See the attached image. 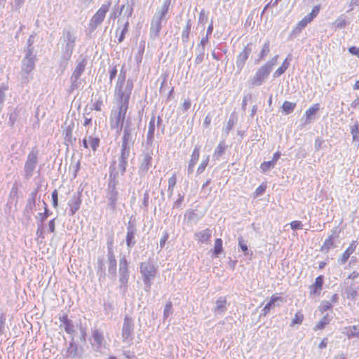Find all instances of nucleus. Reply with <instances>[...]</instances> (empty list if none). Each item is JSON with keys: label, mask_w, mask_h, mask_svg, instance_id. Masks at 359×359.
Listing matches in <instances>:
<instances>
[{"label": "nucleus", "mask_w": 359, "mask_h": 359, "mask_svg": "<svg viewBox=\"0 0 359 359\" xmlns=\"http://www.w3.org/2000/svg\"><path fill=\"white\" fill-rule=\"evenodd\" d=\"M133 239H134L133 232L128 231L126 235V243H127V245L128 247H130L131 245V243H132Z\"/></svg>", "instance_id": "48"}, {"label": "nucleus", "mask_w": 359, "mask_h": 359, "mask_svg": "<svg viewBox=\"0 0 359 359\" xmlns=\"http://www.w3.org/2000/svg\"><path fill=\"white\" fill-rule=\"evenodd\" d=\"M357 291L356 290H353L351 291L348 294V297H351V299H354L356 296H357Z\"/></svg>", "instance_id": "61"}, {"label": "nucleus", "mask_w": 359, "mask_h": 359, "mask_svg": "<svg viewBox=\"0 0 359 359\" xmlns=\"http://www.w3.org/2000/svg\"><path fill=\"white\" fill-rule=\"evenodd\" d=\"M295 107V103L285 101L283 104L282 108L286 114H290L294 109Z\"/></svg>", "instance_id": "31"}, {"label": "nucleus", "mask_w": 359, "mask_h": 359, "mask_svg": "<svg viewBox=\"0 0 359 359\" xmlns=\"http://www.w3.org/2000/svg\"><path fill=\"white\" fill-rule=\"evenodd\" d=\"M334 247V237L333 236L330 235L323 242L322 246L320 247V251L327 253L331 248H333Z\"/></svg>", "instance_id": "18"}, {"label": "nucleus", "mask_w": 359, "mask_h": 359, "mask_svg": "<svg viewBox=\"0 0 359 359\" xmlns=\"http://www.w3.org/2000/svg\"><path fill=\"white\" fill-rule=\"evenodd\" d=\"M337 300H338V295H337V294H333L332 297V302H331L332 304V303H336L337 302Z\"/></svg>", "instance_id": "63"}, {"label": "nucleus", "mask_w": 359, "mask_h": 359, "mask_svg": "<svg viewBox=\"0 0 359 359\" xmlns=\"http://www.w3.org/2000/svg\"><path fill=\"white\" fill-rule=\"evenodd\" d=\"M357 248V242L355 241H352L348 247L346 248V250L343 252L341 255L339 262L341 264H345L350 256L355 252V249Z\"/></svg>", "instance_id": "10"}, {"label": "nucleus", "mask_w": 359, "mask_h": 359, "mask_svg": "<svg viewBox=\"0 0 359 359\" xmlns=\"http://www.w3.org/2000/svg\"><path fill=\"white\" fill-rule=\"evenodd\" d=\"M226 148V147L224 144V143L220 142L217 145V147L215 151V155H216L217 156H220L224 152Z\"/></svg>", "instance_id": "41"}, {"label": "nucleus", "mask_w": 359, "mask_h": 359, "mask_svg": "<svg viewBox=\"0 0 359 359\" xmlns=\"http://www.w3.org/2000/svg\"><path fill=\"white\" fill-rule=\"evenodd\" d=\"M171 309H172V303L170 302L167 303L165 306L164 316H165L167 317L168 316L169 312L171 311Z\"/></svg>", "instance_id": "54"}, {"label": "nucleus", "mask_w": 359, "mask_h": 359, "mask_svg": "<svg viewBox=\"0 0 359 359\" xmlns=\"http://www.w3.org/2000/svg\"><path fill=\"white\" fill-rule=\"evenodd\" d=\"M44 204H45L44 212L39 213V217L41 222H43L49 216L48 212V210L47 208V205L46 204V203H44Z\"/></svg>", "instance_id": "46"}, {"label": "nucleus", "mask_w": 359, "mask_h": 359, "mask_svg": "<svg viewBox=\"0 0 359 359\" xmlns=\"http://www.w3.org/2000/svg\"><path fill=\"white\" fill-rule=\"evenodd\" d=\"M88 141L92 149L94 151H96L100 144V139L98 137H89Z\"/></svg>", "instance_id": "40"}, {"label": "nucleus", "mask_w": 359, "mask_h": 359, "mask_svg": "<svg viewBox=\"0 0 359 359\" xmlns=\"http://www.w3.org/2000/svg\"><path fill=\"white\" fill-rule=\"evenodd\" d=\"M280 153L279 151H276V153L273 154V158H272L271 161L273 163L274 165L276 163V162L280 158Z\"/></svg>", "instance_id": "57"}, {"label": "nucleus", "mask_w": 359, "mask_h": 359, "mask_svg": "<svg viewBox=\"0 0 359 359\" xmlns=\"http://www.w3.org/2000/svg\"><path fill=\"white\" fill-rule=\"evenodd\" d=\"M169 234L168 232H165L160 240V246L161 248H163L168 240Z\"/></svg>", "instance_id": "49"}, {"label": "nucleus", "mask_w": 359, "mask_h": 359, "mask_svg": "<svg viewBox=\"0 0 359 359\" xmlns=\"http://www.w3.org/2000/svg\"><path fill=\"white\" fill-rule=\"evenodd\" d=\"M120 265V271L122 272L123 274V277L121 278V281H122L123 283H126L127 282L126 276L128 273V263L126 259H123L121 260Z\"/></svg>", "instance_id": "28"}, {"label": "nucleus", "mask_w": 359, "mask_h": 359, "mask_svg": "<svg viewBox=\"0 0 359 359\" xmlns=\"http://www.w3.org/2000/svg\"><path fill=\"white\" fill-rule=\"evenodd\" d=\"M48 228H49V231L50 232L53 233V232L55 231V219H53L50 221H49V222H48Z\"/></svg>", "instance_id": "56"}, {"label": "nucleus", "mask_w": 359, "mask_h": 359, "mask_svg": "<svg viewBox=\"0 0 359 359\" xmlns=\"http://www.w3.org/2000/svg\"><path fill=\"white\" fill-rule=\"evenodd\" d=\"M239 246L240 248H241V250L243 251V252H246L248 250V246L246 244H245L243 243V241L242 239H240L239 240Z\"/></svg>", "instance_id": "60"}, {"label": "nucleus", "mask_w": 359, "mask_h": 359, "mask_svg": "<svg viewBox=\"0 0 359 359\" xmlns=\"http://www.w3.org/2000/svg\"><path fill=\"white\" fill-rule=\"evenodd\" d=\"M170 6V0H166L162 6L161 11V16H160L159 19L162 20L165 17L166 13L168 12Z\"/></svg>", "instance_id": "39"}, {"label": "nucleus", "mask_w": 359, "mask_h": 359, "mask_svg": "<svg viewBox=\"0 0 359 359\" xmlns=\"http://www.w3.org/2000/svg\"><path fill=\"white\" fill-rule=\"evenodd\" d=\"M200 156V147L196 146L193 149V151L191 155L190 160L189 161L188 170L189 172H192L193 169L199 159Z\"/></svg>", "instance_id": "13"}, {"label": "nucleus", "mask_w": 359, "mask_h": 359, "mask_svg": "<svg viewBox=\"0 0 359 359\" xmlns=\"http://www.w3.org/2000/svg\"><path fill=\"white\" fill-rule=\"evenodd\" d=\"M278 4V2L274 0H271L264 8L263 12H264L269 7H274Z\"/></svg>", "instance_id": "55"}, {"label": "nucleus", "mask_w": 359, "mask_h": 359, "mask_svg": "<svg viewBox=\"0 0 359 359\" xmlns=\"http://www.w3.org/2000/svg\"><path fill=\"white\" fill-rule=\"evenodd\" d=\"M321 144H322V140H320L319 139L316 140L315 145H316V147L317 149H319L320 148Z\"/></svg>", "instance_id": "62"}, {"label": "nucleus", "mask_w": 359, "mask_h": 359, "mask_svg": "<svg viewBox=\"0 0 359 359\" xmlns=\"http://www.w3.org/2000/svg\"><path fill=\"white\" fill-rule=\"evenodd\" d=\"M117 69L116 67H113L110 70L109 79L111 81L116 76Z\"/></svg>", "instance_id": "53"}, {"label": "nucleus", "mask_w": 359, "mask_h": 359, "mask_svg": "<svg viewBox=\"0 0 359 359\" xmlns=\"http://www.w3.org/2000/svg\"><path fill=\"white\" fill-rule=\"evenodd\" d=\"M330 323V319L327 315L323 316L315 325L313 330L315 331L323 330L327 325Z\"/></svg>", "instance_id": "25"}, {"label": "nucleus", "mask_w": 359, "mask_h": 359, "mask_svg": "<svg viewBox=\"0 0 359 359\" xmlns=\"http://www.w3.org/2000/svg\"><path fill=\"white\" fill-rule=\"evenodd\" d=\"M304 319V316L301 311H298L295 313L294 318L292 319L290 326L295 325H300L302 323Z\"/></svg>", "instance_id": "26"}, {"label": "nucleus", "mask_w": 359, "mask_h": 359, "mask_svg": "<svg viewBox=\"0 0 359 359\" xmlns=\"http://www.w3.org/2000/svg\"><path fill=\"white\" fill-rule=\"evenodd\" d=\"M86 65V62L85 60H82L77 65L73 74L76 79H78L82 74L85 69Z\"/></svg>", "instance_id": "27"}, {"label": "nucleus", "mask_w": 359, "mask_h": 359, "mask_svg": "<svg viewBox=\"0 0 359 359\" xmlns=\"http://www.w3.org/2000/svg\"><path fill=\"white\" fill-rule=\"evenodd\" d=\"M344 334L348 338H359V327L357 325L348 326L344 328Z\"/></svg>", "instance_id": "15"}, {"label": "nucleus", "mask_w": 359, "mask_h": 359, "mask_svg": "<svg viewBox=\"0 0 359 359\" xmlns=\"http://www.w3.org/2000/svg\"><path fill=\"white\" fill-rule=\"evenodd\" d=\"M152 157L150 154H146L144 156L142 163L140 165V170L142 172H147L151 166Z\"/></svg>", "instance_id": "21"}, {"label": "nucleus", "mask_w": 359, "mask_h": 359, "mask_svg": "<svg viewBox=\"0 0 359 359\" xmlns=\"http://www.w3.org/2000/svg\"><path fill=\"white\" fill-rule=\"evenodd\" d=\"M271 71V67L268 65L262 66L255 73L252 83L254 86L261 85L264 80L269 76Z\"/></svg>", "instance_id": "5"}, {"label": "nucleus", "mask_w": 359, "mask_h": 359, "mask_svg": "<svg viewBox=\"0 0 359 359\" xmlns=\"http://www.w3.org/2000/svg\"><path fill=\"white\" fill-rule=\"evenodd\" d=\"M320 109V104L318 103H316L310 107L305 112V116L306 118V122L309 123L313 116Z\"/></svg>", "instance_id": "19"}, {"label": "nucleus", "mask_w": 359, "mask_h": 359, "mask_svg": "<svg viewBox=\"0 0 359 359\" xmlns=\"http://www.w3.org/2000/svg\"><path fill=\"white\" fill-rule=\"evenodd\" d=\"M133 331V324L132 320L129 317L126 316L124 318V323L122 330L123 338L125 339H128V338H130L132 335Z\"/></svg>", "instance_id": "9"}, {"label": "nucleus", "mask_w": 359, "mask_h": 359, "mask_svg": "<svg viewBox=\"0 0 359 359\" xmlns=\"http://www.w3.org/2000/svg\"><path fill=\"white\" fill-rule=\"evenodd\" d=\"M195 237L199 243H208L212 237V233L209 229H205L203 231L196 233Z\"/></svg>", "instance_id": "12"}, {"label": "nucleus", "mask_w": 359, "mask_h": 359, "mask_svg": "<svg viewBox=\"0 0 359 359\" xmlns=\"http://www.w3.org/2000/svg\"><path fill=\"white\" fill-rule=\"evenodd\" d=\"M251 48L248 45L244 47L237 57V65L243 67L251 53Z\"/></svg>", "instance_id": "11"}, {"label": "nucleus", "mask_w": 359, "mask_h": 359, "mask_svg": "<svg viewBox=\"0 0 359 359\" xmlns=\"http://www.w3.org/2000/svg\"><path fill=\"white\" fill-rule=\"evenodd\" d=\"M191 107V101L187 99V100H185L183 103H182V109L183 111H187L189 108Z\"/></svg>", "instance_id": "52"}, {"label": "nucleus", "mask_w": 359, "mask_h": 359, "mask_svg": "<svg viewBox=\"0 0 359 359\" xmlns=\"http://www.w3.org/2000/svg\"><path fill=\"white\" fill-rule=\"evenodd\" d=\"M191 24L190 21H188L186 24V27H185L184 29L182 32V39L184 42H187L189 41V32L191 30Z\"/></svg>", "instance_id": "29"}, {"label": "nucleus", "mask_w": 359, "mask_h": 359, "mask_svg": "<svg viewBox=\"0 0 359 359\" xmlns=\"http://www.w3.org/2000/svg\"><path fill=\"white\" fill-rule=\"evenodd\" d=\"M74 128V124L73 122H71L69 124L67 125L62 130L64 143L67 146L72 145L76 141V138L73 137Z\"/></svg>", "instance_id": "7"}, {"label": "nucleus", "mask_w": 359, "mask_h": 359, "mask_svg": "<svg viewBox=\"0 0 359 359\" xmlns=\"http://www.w3.org/2000/svg\"><path fill=\"white\" fill-rule=\"evenodd\" d=\"M140 268L144 283L150 285L151 280L153 279L156 274V267L151 262H142L140 264Z\"/></svg>", "instance_id": "3"}, {"label": "nucleus", "mask_w": 359, "mask_h": 359, "mask_svg": "<svg viewBox=\"0 0 359 359\" xmlns=\"http://www.w3.org/2000/svg\"><path fill=\"white\" fill-rule=\"evenodd\" d=\"M110 3L102 4L101 7L97 11V12L92 17L90 26L93 28H96L100 24H101L104 20L106 13L109 11L110 7Z\"/></svg>", "instance_id": "4"}, {"label": "nucleus", "mask_w": 359, "mask_h": 359, "mask_svg": "<svg viewBox=\"0 0 359 359\" xmlns=\"http://www.w3.org/2000/svg\"><path fill=\"white\" fill-rule=\"evenodd\" d=\"M60 320L63 323L65 330L67 333L72 334L74 332V325L72 324V320L68 318L67 314L60 317Z\"/></svg>", "instance_id": "16"}, {"label": "nucleus", "mask_w": 359, "mask_h": 359, "mask_svg": "<svg viewBox=\"0 0 359 359\" xmlns=\"http://www.w3.org/2000/svg\"><path fill=\"white\" fill-rule=\"evenodd\" d=\"M280 301L283 302V299L280 296L272 295L270 298V301L265 305L263 309L264 314L266 315L268 313L271 309L276 306V302Z\"/></svg>", "instance_id": "14"}, {"label": "nucleus", "mask_w": 359, "mask_h": 359, "mask_svg": "<svg viewBox=\"0 0 359 359\" xmlns=\"http://www.w3.org/2000/svg\"><path fill=\"white\" fill-rule=\"evenodd\" d=\"M313 20L307 15L303 19H302L295 26L293 29V32L299 33L303 29H304L308 24L311 22Z\"/></svg>", "instance_id": "17"}, {"label": "nucleus", "mask_w": 359, "mask_h": 359, "mask_svg": "<svg viewBox=\"0 0 359 359\" xmlns=\"http://www.w3.org/2000/svg\"><path fill=\"white\" fill-rule=\"evenodd\" d=\"M223 242L221 238H216L215 240L214 248L212 250V253L214 257H217L219 254L223 251Z\"/></svg>", "instance_id": "22"}, {"label": "nucleus", "mask_w": 359, "mask_h": 359, "mask_svg": "<svg viewBox=\"0 0 359 359\" xmlns=\"http://www.w3.org/2000/svg\"><path fill=\"white\" fill-rule=\"evenodd\" d=\"M332 308V304L330 301H322L318 309L323 313L328 310H331Z\"/></svg>", "instance_id": "32"}, {"label": "nucleus", "mask_w": 359, "mask_h": 359, "mask_svg": "<svg viewBox=\"0 0 359 359\" xmlns=\"http://www.w3.org/2000/svg\"><path fill=\"white\" fill-rule=\"evenodd\" d=\"M209 156H207L202 161L201 163H200V165H198V168H197V173L198 174H201L202 172H204V170H205L206 167L208 166V163H209Z\"/></svg>", "instance_id": "35"}, {"label": "nucleus", "mask_w": 359, "mask_h": 359, "mask_svg": "<svg viewBox=\"0 0 359 359\" xmlns=\"http://www.w3.org/2000/svg\"><path fill=\"white\" fill-rule=\"evenodd\" d=\"M92 337L93 338V340L95 341V342L98 345V346H101L103 342H104V336H103V333L98 330H93L92 332Z\"/></svg>", "instance_id": "24"}, {"label": "nucleus", "mask_w": 359, "mask_h": 359, "mask_svg": "<svg viewBox=\"0 0 359 359\" xmlns=\"http://www.w3.org/2000/svg\"><path fill=\"white\" fill-rule=\"evenodd\" d=\"M177 184V177L176 174H172V175L168 179V190L170 192H172L175 185Z\"/></svg>", "instance_id": "38"}, {"label": "nucleus", "mask_w": 359, "mask_h": 359, "mask_svg": "<svg viewBox=\"0 0 359 359\" xmlns=\"http://www.w3.org/2000/svg\"><path fill=\"white\" fill-rule=\"evenodd\" d=\"M267 188V184L266 182H262L255 191L254 192V197H258L259 196H262L265 192L266 189Z\"/></svg>", "instance_id": "33"}, {"label": "nucleus", "mask_w": 359, "mask_h": 359, "mask_svg": "<svg viewBox=\"0 0 359 359\" xmlns=\"http://www.w3.org/2000/svg\"><path fill=\"white\" fill-rule=\"evenodd\" d=\"M290 226L292 229H302V223L300 221L295 220L290 223Z\"/></svg>", "instance_id": "47"}, {"label": "nucleus", "mask_w": 359, "mask_h": 359, "mask_svg": "<svg viewBox=\"0 0 359 359\" xmlns=\"http://www.w3.org/2000/svg\"><path fill=\"white\" fill-rule=\"evenodd\" d=\"M347 20L343 16H339L334 22V25L337 28L341 29L347 25Z\"/></svg>", "instance_id": "37"}, {"label": "nucleus", "mask_w": 359, "mask_h": 359, "mask_svg": "<svg viewBox=\"0 0 359 359\" xmlns=\"http://www.w3.org/2000/svg\"><path fill=\"white\" fill-rule=\"evenodd\" d=\"M51 197H52V201H53V206L55 208H56L58 205V194H57V191L56 189H55L52 192Z\"/></svg>", "instance_id": "44"}, {"label": "nucleus", "mask_w": 359, "mask_h": 359, "mask_svg": "<svg viewBox=\"0 0 359 359\" xmlns=\"http://www.w3.org/2000/svg\"><path fill=\"white\" fill-rule=\"evenodd\" d=\"M323 285V276L320 275L316 278L313 284L309 286L310 296H319L321 293Z\"/></svg>", "instance_id": "8"}, {"label": "nucleus", "mask_w": 359, "mask_h": 359, "mask_svg": "<svg viewBox=\"0 0 359 359\" xmlns=\"http://www.w3.org/2000/svg\"><path fill=\"white\" fill-rule=\"evenodd\" d=\"M289 67V62L287 61V60H285L281 66L276 69V71L274 72V76L278 77L280 76L282 74H283L286 69Z\"/></svg>", "instance_id": "30"}, {"label": "nucleus", "mask_w": 359, "mask_h": 359, "mask_svg": "<svg viewBox=\"0 0 359 359\" xmlns=\"http://www.w3.org/2000/svg\"><path fill=\"white\" fill-rule=\"evenodd\" d=\"M155 130V117L152 116L149 123V130H148V137L152 139L154 135Z\"/></svg>", "instance_id": "34"}, {"label": "nucleus", "mask_w": 359, "mask_h": 359, "mask_svg": "<svg viewBox=\"0 0 359 359\" xmlns=\"http://www.w3.org/2000/svg\"><path fill=\"white\" fill-rule=\"evenodd\" d=\"M275 165L273 164V163L270 161H264L263 162L261 165H260V168L262 169V170L263 172H266L268 171L269 170H270L271 168H273Z\"/></svg>", "instance_id": "42"}, {"label": "nucleus", "mask_w": 359, "mask_h": 359, "mask_svg": "<svg viewBox=\"0 0 359 359\" xmlns=\"http://www.w3.org/2000/svg\"><path fill=\"white\" fill-rule=\"evenodd\" d=\"M320 9V6L317 5L313 7L312 11L308 15L313 20V19L318 15Z\"/></svg>", "instance_id": "43"}, {"label": "nucleus", "mask_w": 359, "mask_h": 359, "mask_svg": "<svg viewBox=\"0 0 359 359\" xmlns=\"http://www.w3.org/2000/svg\"><path fill=\"white\" fill-rule=\"evenodd\" d=\"M226 299L225 297H220L216 301V308L217 311H224L226 308Z\"/></svg>", "instance_id": "36"}, {"label": "nucleus", "mask_w": 359, "mask_h": 359, "mask_svg": "<svg viewBox=\"0 0 359 359\" xmlns=\"http://www.w3.org/2000/svg\"><path fill=\"white\" fill-rule=\"evenodd\" d=\"M161 19H158V20L155 21V22H152L151 23V33L154 36H158L159 35V33L161 32Z\"/></svg>", "instance_id": "23"}, {"label": "nucleus", "mask_w": 359, "mask_h": 359, "mask_svg": "<svg viewBox=\"0 0 359 359\" xmlns=\"http://www.w3.org/2000/svg\"><path fill=\"white\" fill-rule=\"evenodd\" d=\"M128 23L126 22L124 25V27L123 29H122L118 38V43H121V41H123V40L125 38V35L128 32Z\"/></svg>", "instance_id": "45"}, {"label": "nucleus", "mask_w": 359, "mask_h": 359, "mask_svg": "<svg viewBox=\"0 0 359 359\" xmlns=\"http://www.w3.org/2000/svg\"><path fill=\"white\" fill-rule=\"evenodd\" d=\"M102 106V101L101 100H98L93 104V109L97 111H101Z\"/></svg>", "instance_id": "50"}, {"label": "nucleus", "mask_w": 359, "mask_h": 359, "mask_svg": "<svg viewBox=\"0 0 359 359\" xmlns=\"http://www.w3.org/2000/svg\"><path fill=\"white\" fill-rule=\"evenodd\" d=\"M327 338H324L319 344L318 345V347L320 349H323V348H326L327 346Z\"/></svg>", "instance_id": "59"}, {"label": "nucleus", "mask_w": 359, "mask_h": 359, "mask_svg": "<svg viewBox=\"0 0 359 359\" xmlns=\"http://www.w3.org/2000/svg\"><path fill=\"white\" fill-rule=\"evenodd\" d=\"M123 83L124 79L117 84L115 89V95L117 96L119 103L118 111L115 116L114 122L115 126L117 128L119 126L122 127L125 121L126 112L128 108L130 96L133 88V84L130 83L128 93H124L122 89Z\"/></svg>", "instance_id": "1"}, {"label": "nucleus", "mask_w": 359, "mask_h": 359, "mask_svg": "<svg viewBox=\"0 0 359 359\" xmlns=\"http://www.w3.org/2000/svg\"><path fill=\"white\" fill-rule=\"evenodd\" d=\"M210 123H211V117H210V116L207 115L205 117V119L203 121V125L205 127H208L210 125Z\"/></svg>", "instance_id": "58"}, {"label": "nucleus", "mask_w": 359, "mask_h": 359, "mask_svg": "<svg viewBox=\"0 0 359 359\" xmlns=\"http://www.w3.org/2000/svg\"><path fill=\"white\" fill-rule=\"evenodd\" d=\"M38 151L32 149L28 154L25 164V171L28 176H31L37 163Z\"/></svg>", "instance_id": "6"}, {"label": "nucleus", "mask_w": 359, "mask_h": 359, "mask_svg": "<svg viewBox=\"0 0 359 359\" xmlns=\"http://www.w3.org/2000/svg\"><path fill=\"white\" fill-rule=\"evenodd\" d=\"M91 118H86L85 120H84V123H83V125L84 126H88L89 124L91 123Z\"/></svg>", "instance_id": "64"}, {"label": "nucleus", "mask_w": 359, "mask_h": 359, "mask_svg": "<svg viewBox=\"0 0 359 359\" xmlns=\"http://www.w3.org/2000/svg\"><path fill=\"white\" fill-rule=\"evenodd\" d=\"M81 204V198L80 196H76L72 200L69 204L71 215H74L79 210Z\"/></svg>", "instance_id": "20"}, {"label": "nucleus", "mask_w": 359, "mask_h": 359, "mask_svg": "<svg viewBox=\"0 0 359 359\" xmlns=\"http://www.w3.org/2000/svg\"><path fill=\"white\" fill-rule=\"evenodd\" d=\"M130 134L128 130L124 132L123 139H122V149H121V157L118 163V169L119 170H116V168L114 166H111V170L109 177L114 181V187H115L117 182L116 178L119 175H123L126 172V166H127V161L126 157L125 156L126 151L127 149L129 138Z\"/></svg>", "instance_id": "2"}, {"label": "nucleus", "mask_w": 359, "mask_h": 359, "mask_svg": "<svg viewBox=\"0 0 359 359\" xmlns=\"http://www.w3.org/2000/svg\"><path fill=\"white\" fill-rule=\"evenodd\" d=\"M348 51L351 54L356 55L359 58V48L351 46L348 48Z\"/></svg>", "instance_id": "51"}]
</instances>
